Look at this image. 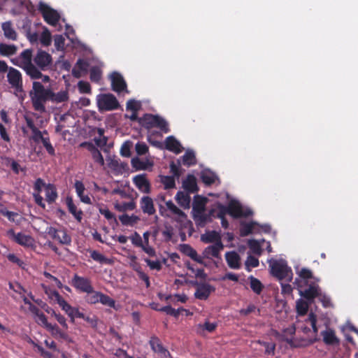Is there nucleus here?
<instances>
[{"label": "nucleus", "instance_id": "1", "mask_svg": "<svg viewBox=\"0 0 358 358\" xmlns=\"http://www.w3.org/2000/svg\"><path fill=\"white\" fill-rule=\"evenodd\" d=\"M29 95L34 110L41 113L45 112V104L50 100L51 89L45 87L42 83L39 81H34Z\"/></svg>", "mask_w": 358, "mask_h": 358}, {"label": "nucleus", "instance_id": "2", "mask_svg": "<svg viewBox=\"0 0 358 358\" xmlns=\"http://www.w3.org/2000/svg\"><path fill=\"white\" fill-rule=\"evenodd\" d=\"M138 123L148 130L152 128H157L165 134L170 131L168 122L164 117L158 115L146 113L142 117H140Z\"/></svg>", "mask_w": 358, "mask_h": 358}, {"label": "nucleus", "instance_id": "3", "mask_svg": "<svg viewBox=\"0 0 358 358\" xmlns=\"http://www.w3.org/2000/svg\"><path fill=\"white\" fill-rule=\"evenodd\" d=\"M269 266L271 268V273L273 276L282 280H285L291 282L292 280V271L288 266L287 263L284 259L271 260L269 261Z\"/></svg>", "mask_w": 358, "mask_h": 358}, {"label": "nucleus", "instance_id": "4", "mask_svg": "<svg viewBox=\"0 0 358 358\" xmlns=\"http://www.w3.org/2000/svg\"><path fill=\"white\" fill-rule=\"evenodd\" d=\"M97 106L100 111H109L117 109L120 104L113 94H103L98 96Z\"/></svg>", "mask_w": 358, "mask_h": 358}, {"label": "nucleus", "instance_id": "5", "mask_svg": "<svg viewBox=\"0 0 358 358\" xmlns=\"http://www.w3.org/2000/svg\"><path fill=\"white\" fill-rule=\"evenodd\" d=\"M21 64L19 65L27 76L38 75L39 73L36 69V66L32 62V50L31 49H26L23 50L20 55Z\"/></svg>", "mask_w": 358, "mask_h": 358}, {"label": "nucleus", "instance_id": "6", "mask_svg": "<svg viewBox=\"0 0 358 358\" xmlns=\"http://www.w3.org/2000/svg\"><path fill=\"white\" fill-rule=\"evenodd\" d=\"M45 232L50 237L57 241L62 245H70L71 243V237L67 233L66 229L63 227L59 229L53 227H48Z\"/></svg>", "mask_w": 358, "mask_h": 358}, {"label": "nucleus", "instance_id": "7", "mask_svg": "<svg viewBox=\"0 0 358 358\" xmlns=\"http://www.w3.org/2000/svg\"><path fill=\"white\" fill-rule=\"evenodd\" d=\"M34 64L36 69L48 71L52 64V57L48 52L45 50H38L33 59Z\"/></svg>", "mask_w": 358, "mask_h": 358}, {"label": "nucleus", "instance_id": "8", "mask_svg": "<svg viewBox=\"0 0 358 358\" xmlns=\"http://www.w3.org/2000/svg\"><path fill=\"white\" fill-rule=\"evenodd\" d=\"M38 10L48 24L55 26L59 21L60 15L57 11L50 8L46 3L40 2L38 4Z\"/></svg>", "mask_w": 358, "mask_h": 358}, {"label": "nucleus", "instance_id": "9", "mask_svg": "<svg viewBox=\"0 0 358 358\" xmlns=\"http://www.w3.org/2000/svg\"><path fill=\"white\" fill-rule=\"evenodd\" d=\"M8 71L7 79L8 83L16 92H23L22 76L20 71L13 67H10Z\"/></svg>", "mask_w": 358, "mask_h": 358}, {"label": "nucleus", "instance_id": "10", "mask_svg": "<svg viewBox=\"0 0 358 358\" xmlns=\"http://www.w3.org/2000/svg\"><path fill=\"white\" fill-rule=\"evenodd\" d=\"M71 285L80 292L90 294L93 292L91 280L85 277L75 274L71 280Z\"/></svg>", "mask_w": 358, "mask_h": 358}, {"label": "nucleus", "instance_id": "11", "mask_svg": "<svg viewBox=\"0 0 358 358\" xmlns=\"http://www.w3.org/2000/svg\"><path fill=\"white\" fill-rule=\"evenodd\" d=\"M196 291L194 297L199 300L206 301L211 293L215 291V287L207 282H195Z\"/></svg>", "mask_w": 358, "mask_h": 358}, {"label": "nucleus", "instance_id": "12", "mask_svg": "<svg viewBox=\"0 0 358 358\" xmlns=\"http://www.w3.org/2000/svg\"><path fill=\"white\" fill-rule=\"evenodd\" d=\"M56 300L59 306L69 316L76 315L78 317H84V313L79 311L78 308L72 307L68 302L59 294L58 292H54Z\"/></svg>", "mask_w": 358, "mask_h": 358}, {"label": "nucleus", "instance_id": "13", "mask_svg": "<svg viewBox=\"0 0 358 358\" xmlns=\"http://www.w3.org/2000/svg\"><path fill=\"white\" fill-rule=\"evenodd\" d=\"M8 234L12 236L14 241L22 246L32 248L34 245V240L29 235H26L21 232L15 234L13 229L8 230Z\"/></svg>", "mask_w": 358, "mask_h": 358}, {"label": "nucleus", "instance_id": "14", "mask_svg": "<svg viewBox=\"0 0 358 358\" xmlns=\"http://www.w3.org/2000/svg\"><path fill=\"white\" fill-rule=\"evenodd\" d=\"M149 344L151 349L161 358L171 357L170 352L163 346L160 339L158 337L155 336H152L149 341Z\"/></svg>", "mask_w": 358, "mask_h": 358}, {"label": "nucleus", "instance_id": "15", "mask_svg": "<svg viewBox=\"0 0 358 358\" xmlns=\"http://www.w3.org/2000/svg\"><path fill=\"white\" fill-rule=\"evenodd\" d=\"M112 90L117 93L123 92L127 88V83L122 76L113 72L110 76Z\"/></svg>", "mask_w": 358, "mask_h": 358}, {"label": "nucleus", "instance_id": "16", "mask_svg": "<svg viewBox=\"0 0 358 358\" xmlns=\"http://www.w3.org/2000/svg\"><path fill=\"white\" fill-rule=\"evenodd\" d=\"M133 182L141 192L148 194L150 192V183L145 174H139L133 178Z\"/></svg>", "mask_w": 358, "mask_h": 358}, {"label": "nucleus", "instance_id": "17", "mask_svg": "<svg viewBox=\"0 0 358 358\" xmlns=\"http://www.w3.org/2000/svg\"><path fill=\"white\" fill-rule=\"evenodd\" d=\"M224 249L223 243H216L206 248L203 252L204 257L207 259L220 258V252Z\"/></svg>", "mask_w": 358, "mask_h": 358}, {"label": "nucleus", "instance_id": "18", "mask_svg": "<svg viewBox=\"0 0 358 358\" xmlns=\"http://www.w3.org/2000/svg\"><path fill=\"white\" fill-rule=\"evenodd\" d=\"M26 123L27 127L31 130L32 135L30 137L36 143H38L45 138L43 134L48 135L47 131H44L43 133L35 126L34 122L31 118H26Z\"/></svg>", "mask_w": 358, "mask_h": 358}, {"label": "nucleus", "instance_id": "19", "mask_svg": "<svg viewBox=\"0 0 358 358\" xmlns=\"http://www.w3.org/2000/svg\"><path fill=\"white\" fill-rule=\"evenodd\" d=\"M47 330L51 334V335L57 340H63L68 343H72L73 341L69 334L62 331L57 324H50Z\"/></svg>", "mask_w": 358, "mask_h": 358}, {"label": "nucleus", "instance_id": "20", "mask_svg": "<svg viewBox=\"0 0 358 358\" xmlns=\"http://www.w3.org/2000/svg\"><path fill=\"white\" fill-rule=\"evenodd\" d=\"M320 291L321 289L318 285H310L305 290H300L299 294L301 296L311 303L318 295H320Z\"/></svg>", "mask_w": 358, "mask_h": 358}, {"label": "nucleus", "instance_id": "21", "mask_svg": "<svg viewBox=\"0 0 358 358\" xmlns=\"http://www.w3.org/2000/svg\"><path fill=\"white\" fill-rule=\"evenodd\" d=\"M225 259L229 268L232 269L241 268V257L236 251L226 252Z\"/></svg>", "mask_w": 358, "mask_h": 358}, {"label": "nucleus", "instance_id": "22", "mask_svg": "<svg viewBox=\"0 0 358 358\" xmlns=\"http://www.w3.org/2000/svg\"><path fill=\"white\" fill-rule=\"evenodd\" d=\"M213 210H210L208 213L205 211L201 213H196L193 215V220L195 222L196 226L199 227H204L208 222L212 221V215Z\"/></svg>", "mask_w": 358, "mask_h": 358}, {"label": "nucleus", "instance_id": "23", "mask_svg": "<svg viewBox=\"0 0 358 358\" xmlns=\"http://www.w3.org/2000/svg\"><path fill=\"white\" fill-rule=\"evenodd\" d=\"M140 206L143 213L149 215H154L156 212L152 198L144 196L140 201Z\"/></svg>", "mask_w": 358, "mask_h": 358}, {"label": "nucleus", "instance_id": "24", "mask_svg": "<svg viewBox=\"0 0 358 358\" xmlns=\"http://www.w3.org/2000/svg\"><path fill=\"white\" fill-rule=\"evenodd\" d=\"M165 148L166 150L179 154L182 152V148L180 142L173 136H168L165 140Z\"/></svg>", "mask_w": 358, "mask_h": 358}, {"label": "nucleus", "instance_id": "25", "mask_svg": "<svg viewBox=\"0 0 358 358\" xmlns=\"http://www.w3.org/2000/svg\"><path fill=\"white\" fill-rule=\"evenodd\" d=\"M182 187L189 193H194L198 191L196 178L192 174H188L186 179L182 182Z\"/></svg>", "mask_w": 358, "mask_h": 358}, {"label": "nucleus", "instance_id": "26", "mask_svg": "<svg viewBox=\"0 0 358 358\" xmlns=\"http://www.w3.org/2000/svg\"><path fill=\"white\" fill-rule=\"evenodd\" d=\"M180 252L198 263L203 262L202 258L198 255L197 252L188 244L180 245Z\"/></svg>", "mask_w": 358, "mask_h": 358}, {"label": "nucleus", "instance_id": "27", "mask_svg": "<svg viewBox=\"0 0 358 358\" xmlns=\"http://www.w3.org/2000/svg\"><path fill=\"white\" fill-rule=\"evenodd\" d=\"M201 241L205 243H222L220 234L216 231H208L201 236Z\"/></svg>", "mask_w": 358, "mask_h": 358}, {"label": "nucleus", "instance_id": "28", "mask_svg": "<svg viewBox=\"0 0 358 358\" xmlns=\"http://www.w3.org/2000/svg\"><path fill=\"white\" fill-rule=\"evenodd\" d=\"M89 64L83 59H78L75 66L72 69V75L76 78L81 77L82 72L87 71Z\"/></svg>", "mask_w": 358, "mask_h": 358}, {"label": "nucleus", "instance_id": "29", "mask_svg": "<svg viewBox=\"0 0 358 358\" xmlns=\"http://www.w3.org/2000/svg\"><path fill=\"white\" fill-rule=\"evenodd\" d=\"M259 224L255 221L250 222H241L240 227V235L243 237L248 236L252 232L256 231V227Z\"/></svg>", "mask_w": 358, "mask_h": 358}, {"label": "nucleus", "instance_id": "30", "mask_svg": "<svg viewBox=\"0 0 358 358\" xmlns=\"http://www.w3.org/2000/svg\"><path fill=\"white\" fill-rule=\"evenodd\" d=\"M1 28L3 31V35L6 38L12 41L17 40V35L15 30L13 27V24L10 21L3 22L1 24Z\"/></svg>", "mask_w": 358, "mask_h": 358}, {"label": "nucleus", "instance_id": "31", "mask_svg": "<svg viewBox=\"0 0 358 358\" xmlns=\"http://www.w3.org/2000/svg\"><path fill=\"white\" fill-rule=\"evenodd\" d=\"M66 203L69 213L73 215L78 222H80L83 219V211L77 209L71 197L67 196Z\"/></svg>", "mask_w": 358, "mask_h": 358}, {"label": "nucleus", "instance_id": "32", "mask_svg": "<svg viewBox=\"0 0 358 358\" xmlns=\"http://www.w3.org/2000/svg\"><path fill=\"white\" fill-rule=\"evenodd\" d=\"M74 187L80 201L86 204H91L90 198L87 195H84L85 187L83 182L76 180L74 184Z\"/></svg>", "mask_w": 358, "mask_h": 358}, {"label": "nucleus", "instance_id": "33", "mask_svg": "<svg viewBox=\"0 0 358 358\" xmlns=\"http://www.w3.org/2000/svg\"><path fill=\"white\" fill-rule=\"evenodd\" d=\"M228 210V214L234 218L241 217V211L243 207L236 201H231L227 206Z\"/></svg>", "mask_w": 358, "mask_h": 358}, {"label": "nucleus", "instance_id": "34", "mask_svg": "<svg viewBox=\"0 0 358 358\" xmlns=\"http://www.w3.org/2000/svg\"><path fill=\"white\" fill-rule=\"evenodd\" d=\"M45 199L49 203H54L58 197L57 188L55 185L48 183L45 189Z\"/></svg>", "mask_w": 358, "mask_h": 358}, {"label": "nucleus", "instance_id": "35", "mask_svg": "<svg viewBox=\"0 0 358 358\" xmlns=\"http://www.w3.org/2000/svg\"><path fill=\"white\" fill-rule=\"evenodd\" d=\"M323 341L327 345H335L339 343V340L335 335V332L332 329H328L322 332Z\"/></svg>", "mask_w": 358, "mask_h": 358}, {"label": "nucleus", "instance_id": "36", "mask_svg": "<svg viewBox=\"0 0 358 358\" xmlns=\"http://www.w3.org/2000/svg\"><path fill=\"white\" fill-rule=\"evenodd\" d=\"M69 99V94L66 91H61L57 93H55L51 90V95L50 96V101L53 103H62L66 101Z\"/></svg>", "mask_w": 358, "mask_h": 358}, {"label": "nucleus", "instance_id": "37", "mask_svg": "<svg viewBox=\"0 0 358 358\" xmlns=\"http://www.w3.org/2000/svg\"><path fill=\"white\" fill-rule=\"evenodd\" d=\"M248 280H250V286L251 289L255 294H260L264 288V285H262L261 281L252 275L249 276Z\"/></svg>", "mask_w": 358, "mask_h": 358}, {"label": "nucleus", "instance_id": "38", "mask_svg": "<svg viewBox=\"0 0 358 358\" xmlns=\"http://www.w3.org/2000/svg\"><path fill=\"white\" fill-rule=\"evenodd\" d=\"M17 47L15 45L0 43V54L3 56H11L16 53Z\"/></svg>", "mask_w": 358, "mask_h": 358}, {"label": "nucleus", "instance_id": "39", "mask_svg": "<svg viewBox=\"0 0 358 358\" xmlns=\"http://www.w3.org/2000/svg\"><path fill=\"white\" fill-rule=\"evenodd\" d=\"M119 220L123 225H133L139 220V217L134 215L129 216L127 214H123L119 216Z\"/></svg>", "mask_w": 358, "mask_h": 358}, {"label": "nucleus", "instance_id": "40", "mask_svg": "<svg viewBox=\"0 0 358 358\" xmlns=\"http://www.w3.org/2000/svg\"><path fill=\"white\" fill-rule=\"evenodd\" d=\"M296 313L300 316L306 315L308 310V303L303 299H299L296 303Z\"/></svg>", "mask_w": 358, "mask_h": 358}, {"label": "nucleus", "instance_id": "41", "mask_svg": "<svg viewBox=\"0 0 358 358\" xmlns=\"http://www.w3.org/2000/svg\"><path fill=\"white\" fill-rule=\"evenodd\" d=\"M176 199L182 206H187L190 202V196L188 194L179 191L176 195Z\"/></svg>", "mask_w": 358, "mask_h": 358}, {"label": "nucleus", "instance_id": "42", "mask_svg": "<svg viewBox=\"0 0 358 358\" xmlns=\"http://www.w3.org/2000/svg\"><path fill=\"white\" fill-rule=\"evenodd\" d=\"M182 164L187 166L194 165L196 164L195 155L193 151H187L185 155L182 157Z\"/></svg>", "mask_w": 358, "mask_h": 358}, {"label": "nucleus", "instance_id": "43", "mask_svg": "<svg viewBox=\"0 0 358 358\" xmlns=\"http://www.w3.org/2000/svg\"><path fill=\"white\" fill-rule=\"evenodd\" d=\"M161 182L165 189H170L176 187L175 178L171 176H162Z\"/></svg>", "mask_w": 358, "mask_h": 358}, {"label": "nucleus", "instance_id": "44", "mask_svg": "<svg viewBox=\"0 0 358 358\" xmlns=\"http://www.w3.org/2000/svg\"><path fill=\"white\" fill-rule=\"evenodd\" d=\"M202 182L206 185H211L215 182L216 176L211 172H203L201 176Z\"/></svg>", "mask_w": 358, "mask_h": 358}, {"label": "nucleus", "instance_id": "45", "mask_svg": "<svg viewBox=\"0 0 358 358\" xmlns=\"http://www.w3.org/2000/svg\"><path fill=\"white\" fill-rule=\"evenodd\" d=\"M101 293L102 292H101L94 291L93 289L92 292L87 294L88 295L85 298L86 301L90 304H96L97 303H100L99 299L101 298Z\"/></svg>", "mask_w": 358, "mask_h": 358}, {"label": "nucleus", "instance_id": "46", "mask_svg": "<svg viewBox=\"0 0 358 358\" xmlns=\"http://www.w3.org/2000/svg\"><path fill=\"white\" fill-rule=\"evenodd\" d=\"M99 301L101 304L108 306L110 308H113L115 310L117 308L115 306V301L110 297L109 296L101 293V298L99 299Z\"/></svg>", "mask_w": 358, "mask_h": 358}, {"label": "nucleus", "instance_id": "47", "mask_svg": "<svg viewBox=\"0 0 358 358\" xmlns=\"http://www.w3.org/2000/svg\"><path fill=\"white\" fill-rule=\"evenodd\" d=\"M143 261L147 264L150 270H156L157 271L162 268V262L159 259L152 260L148 258H143Z\"/></svg>", "mask_w": 358, "mask_h": 358}, {"label": "nucleus", "instance_id": "48", "mask_svg": "<svg viewBox=\"0 0 358 358\" xmlns=\"http://www.w3.org/2000/svg\"><path fill=\"white\" fill-rule=\"evenodd\" d=\"M91 258L100 264H106L108 262V259L102 254L96 250L90 251Z\"/></svg>", "mask_w": 358, "mask_h": 358}, {"label": "nucleus", "instance_id": "49", "mask_svg": "<svg viewBox=\"0 0 358 358\" xmlns=\"http://www.w3.org/2000/svg\"><path fill=\"white\" fill-rule=\"evenodd\" d=\"M166 206L167 208L173 214L176 215H178L179 217H184L185 216V213L180 210L179 208H178L173 202L172 201H169L166 203Z\"/></svg>", "mask_w": 358, "mask_h": 358}, {"label": "nucleus", "instance_id": "50", "mask_svg": "<svg viewBox=\"0 0 358 358\" xmlns=\"http://www.w3.org/2000/svg\"><path fill=\"white\" fill-rule=\"evenodd\" d=\"M248 245L254 254L261 255L262 250V246L258 241L250 240L248 242Z\"/></svg>", "mask_w": 358, "mask_h": 358}, {"label": "nucleus", "instance_id": "51", "mask_svg": "<svg viewBox=\"0 0 358 358\" xmlns=\"http://www.w3.org/2000/svg\"><path fill=\"white\" fill-rule=\"evenodd\" d=\"M90 80L92 82L98 83L101 78V71L97 66H93L90 69Z\"/></svg>", "mask_w": 358, "mask_h": 358}, {"label": "nucleus", "instance_id": "52", "mask_svg": "<svg viewBox=\"0 0 358 358\" xmlns=\"http://www.w3.org/2000/svg\"><path fill=\"white\" fill-rule=\"evenodd\" d=\"M91 154L94 161L99 164L100 166L104 165V159L103 155L101 152L95 147L92 150H91Z\"/></svg>", "mask_w": 358, "mask_h": 358}, {"label": "nucleus", "instance_id": "53", "mask_svg": "<svg viewBox=\"0 0 358 358\" xmlns=\"http://www.w3.org/2000/svg\"><path fill=\"white\" fill-rule=\"evenodd\" d=\"M206 201H194L192 207L193 215L205 211Z\"/></svg>", "mask_w": 358, "mask_h": 358}, {"label": "nucleus", "instance_id": "54", "mask_svg": "<svg viewBox=\"0 0 358 358\" xmlns=\"http://www.w3.org/2000/svg\"><path fill=\"white\" fill-rule=\"evenodd\" d=\"M259 259L257 257L250 255L248 257L247 260L245 261L246 269L248 271H250L251 270L250 267L256 268L259 266Z\"/></svg>", "mask_w": 358, "mask_h": 358}, {"label": "nucleus", "instance_id": "55", "mask_svg": "<svg viewBox=\"0 0 358 358\" xmlns=\"http://www.w3.org/2000/svg\"><path fill=\"white\" fill-rule=\"evenodd\" d=\"M180 162L178 160V164H176L174 162H171L170 164V171L171 173H173V176L174 178H179L181 176V170L180 169Z\"/></svg>", "mask_w": 358, "mask_h": 358}, {"label": "nucleus", "instance_id": "56", "mask_svg": "<svg viewBox=\"0 0 358 358\" xmlns=\"http://www.w3.org/2000/svg\"><path fill=\"white\" fill-rule=\"evenodd\" d=\"M41 142L44 148L47 150L48 153L51 156H54L55 155V150L50 143V138L45 137L44 138L42 139Z\"/></svg>", "mask_w": 358, "mask_h": 358}, {"label": "nucleus", "instance_id": "57", "mask_svg": "<svg viewBox=\"0 0 358 358\" xmlns=\"http://www.w3.org/2000/svg\"><path fill=\"white\" fill-rule=\"evenodd\" d=\"M47 185L48 184H45V182L42 178H37L34 184V189L36 192L34 194H41L43 188L44 187L45 189Z\"/></svg>", "mask_w": 358, "mask_h": 358}, {"label": "nucleus", "instance_id": "58", "mask_svg": "<svg viewBox=\"0 0 358 358\" xmlns=\"http://www.w3.org/2000/svg\"><path fill=\"white\" fill-rule=\"evenodd\" d=\"M41 43L43 46H48L51 43V34L48 30L42 32L40 38Z\"/></svg>", "mask_w": 358, "mask_h": 358}, {"label": "nucleus", "instance_id": "59", "mask_svg": "<svg viewBox=\"0 0 358 358\" xmlns=\"http://www.w3.org/2000/svg\"><path fill=\"white\" fill-rule=\"evenodd\" d=\"M78 87L80 93L91 94V86L88 82L80 80L78 83Z\"/></svg>", "mask_w": 358, "mask_h": 358}, {"label": "nucleus", "instance_id": "60", "mask_svg": "<svg viewBox=\"0 0 358 358\" xmlns=\"http://www.w3.org/2000/svg\"><path fill=\"white\" fill-rule=\"evenodd\" d=\"M135 149L138 155H143L148 152L149 148L144 142H138L135 145Z\"/></svg>", "mask_w": 358, "mask_h": 358}, {"label": "nucleus", "instance_id": "61", "mask_svg": "<svg viewBox=\"0 0 358 358\" xmlns=\"http://www.w3.org/2000/svg\"><path fill=\"white\" fill-rule=\"evenodd\" d=\"M0 213L2 215L6 217L10 222H15V217L19 215L18 213L13 211H9L6 208L0 209Z\"/></svg>", "mask_w": 358, "mask_h": 358}, {"label": "nucleus", "instance_id": "62", "mask_svg": "<svg viewBox=\"0 0 358 358\" xmlns=\"http://www.w3.org/2000/svg\"><path fill=\"white\" fill-rule=\"evenodd\" d=\"M159 310L164 312L167 315L174 316L175 317H178L179 316V310L172 308L171 306H163L159 309Z\"/></svg>", "mask_w": 358, "mask_h": 358}, {"label": "nucleus", "instance_id": "63", "mask_svg": "<svg viewBox=\"0 0 358 358\" xmlns=\"http://www.w3.org/2000/svg\"><path fill=\"white\" fill-rule=\"evenodd\" d=\"M130 266L138 273L142 271L141 264L137 262V257L135 255L129 256Z\"/></svg>", "mask_w": 358, "mask_h": 358}, {"label": "nucleus", "instance_id": "64", "mask_svg": "<svg viewBox=\"0 0 358 358\" xmlns=\"http://www.w3.org/2000/svg\"><path fill=\"white\" fill-rule=\"evenodd\" d=\"M131 143L129 141L124 142L120 149V154L123 157H129L131 155Z\"/></svg>", "mask_w": 358, "mask_h": 358}]
</instances>
